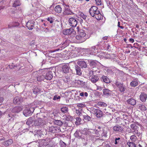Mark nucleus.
Wrapping results in <instances>:
<instances>
[{
    "instance_id": "obj_28",
    "label": "nucleus",
    "mask_w": 147,
    "mask_h": 147,
    "mask_svg": "<svg viewBox=\"0 0 147 147\" xmlns=\"http://www.w3.org/2000/svg\"><path fill=\"white\" fill-rule=\"evenodd\" d=\"M75 69L77 75L80 76L82 74V72L80 68L78 65L75 66Z\"/></svg>"
},
{
    "instance_id": "obj_7",
    "label": "nucleus",
    "mask_w": 147,
    "mask_h": 147,
    "mask_svg": "<svg viewBox=\"0 0 147 147\" xmlns=\"http://www.w3.org/2000/svg\"><path fill=\"white\" fill-rule=\"evenodd\" d=\"M34 110V107H30L24 110L23 114L26 117L31 115L33 112Z\"/></svg>"
},
{
    "instance_id": "obj_1",
    "label": "nucleus",
    "mask_w": 147,
    "mask_h": 147,
    "mask_svg": "<svg viewBox=\"0 0 147 147\" xmlns=\"http://www.w3.org/2000/svg\"><path fill=\"white\" fill-rule=\"evenodd\" d=\"M90 15L92 17H95L97 20H99L102 18V16L100 11L98 10L97 7L93 6L89 10Z\"/></svg>"
},
{
    "instance_id": "obj_6",
    "label": "nucleus",
    "mask_w": 147,
    "mask_h": 147,
    "mask_svg": "<svg viewBox=\"0 0 147 147\" xmlns=\"http://www.w3.org/2000/svg\"><path fill=\"white\" fill-rule=\"evenodd\" d=\"M24 94L22 93L21 95V97L16 96L14 97L13 99L14 103L16 104H20L24 100V98L22 96Z\"/></svg>"
},
{
    "instance_id": "obj_56",
    "label": "nucleus",
    "mask_w": 147,
    "mask_h": 147,
    "mask_svg": "<svg viewBox=\"0 0 147 147\" xmlns=\"http://www.w3.org/2000/svg\"><path fill=\"white\" fill-rule=\"evenodd\" d=\"M7 87L5 86L3 88H2L0 89V91H3V92H4L5 91H7Z\"/></svg>"
},
{
    "instance_id": "obj_33",
    "label": "nucleus",
    "mask_w": 147,
    "mask_h": 147,
    "mask_svg": "<svg viewBox=\"0 0 147 147\" xmlns=\"http://www.w3.org/2000/svg\"><path fill=\"white\" fill-rule=\"evenodd\" d=\"M54 123L59 126H61L63 125V122L61 120H55L54 121Z\"/></svg>"
},
{
    "instance_id": "obj_63",
    "label": "nucleus",
    "mask_w": 147,
    "mask_h": 147,
    "mask_svg": "<svg viewBox=\"0 0 147 147\" xmlns=\"http://www.w3.org/2000/svg\"><path fill=\"white\" fill-rule=\"evenodd\" d=\"M109 91H110L108 89H104L103 90V92H109Z\"/></svg>"
},
{
    "instance_id": "obj_46",
    "label": "nucleus",
    "mask_w": 147,
    "mask_h": 147,
    "mask_svg": "<svg viewBox=\"0 0 147 147\" xmlns=\"http://www.w3.org/2000/svg\"><path fill=\"white\" fill-rule=\"evenodd\" d=\"M46 19L51 24H52L53 22V18L51 17H48Z\"/></svg>"
},
{
    "instance_id": "obj_22",
    "label": "nucleus",
    "mask_w": 147,
    "mask_h": 147,
    "mask_svg": "<svg viewBox=\"0 0 147 147\" xmlns=\"http://www.w3.org/2000/svg\"><path fill=\"white\" fill-rule=\"evenodd\" d=\"M69 65H63L62 67L63 71L65 73H67L69 72Z\"/></svg>"
},
{
    "instance_id": "obj_23",
    "label": "nucleus",
    "mask_w": 147,
    "mask_h": 147,
    "mask_svg": "<svg viewBox=\"0 0 147 147\" xmlns=\"http://www.w3.org/2000/svg\"><path fill=\"white\" fill-rule=\"evenodd\" d=\"M78 64L82 68H86L87 67V65L84 61H79L78 62Z\"/></svg>"
},
{
    "instance_id": "obj_62",
    "label": "nucleus",
    "mask_w": 147,
    "mask_h": 147,
    "mask_svg": "<svg viewBox=\"0 0 147 147\" xmlns=\"http://www.w3.org/2000/svg\"><path fill=\"white\" fill-rule=\"evenodd\" d=\"M52 145L51 144V143L45 146V147H52Z\"/></svg>"
},
{
    "instance_id": "obj_48",
    "label": "nucleus",
    "mask_w": 147,
    "mask_h": 147,
    "mask_svg": "<svg viewBox=\"0 0 147 147\" xmlns=\"http://www.w3.org/2000/svg\"><path fill=\"white\" fill-rule=\"evenodd\" d=\"M96 4L97 5H101L102 4L101 0H95Z\"/></svg>"
},
{
    "instance_id": "obj_39",
    "label": "nucleus",
    "mask_w": 147,
    "mask_h": 147,
    "mask_svg": "<svg viewBox=\"0 0 147 147\" xmlns=\"http://www.w3.org/2000/svg\"><path fill=\"white\" fill-rule=\"evenodd\" d=\"M136 104V101L133 98L129 99V104L132 105H134Z\"/></svg>"
},
{
    "instance_id": "obj_52",
    "label": "nucleus",
    "mask_w": 147,
    "mask_h": 147,
    "mask_svg": "<svg viewBox=\"0 0 147 147\" xmlns=\"http://www.w3.org/2000/svg\"><path fill=\"white\" fill-rule=\"evenodd\" d=\"M68 29L64 30L63 32V33L65 35H68Z\"/></svg>"
},
{
    "instance_id": "obj_35",
    "label": "nucleus",
    "mask_w": 147,
    "mask_h": 147,
    "mask_svg": "<svg viewBox=\"0 0 147 147\" xmlns=\"http://www.w3.org/2000/svg\"><path fill=\"white\" fill-rule=\"evenodd\" d=\"M123 118L124 120L123 121V125L125 126V127H127V126H128V125H129V119H126L125 117H124Z\"/></svg>"
},
{
    "instance_id": "obj_64",
    "label": "nucleus",
    "mask_w": 147,
    "mask_h": 147,
    "mask_svg": "<svg viewBox=\"0 0 147 147\" xmlns=\"http://www.w3.org/2000/svg\"><path fill=\"white\" fill-rule=\"evenodd\" d=\"M80 95L82 97L84 96V92H80Z\"/></svg>"
},
{
    "instance_id": "obj_17",
    "label": "nucleus",
    "mask_w": 147,
    "mask_h": 147,
    "mask_svg": "<svg viewBox=\"0 0 147 147\" xmlns=\"http://www.w3.org/2000/svg\"><path fill=\"white\" fill-rule=\"evenodd\" d=\"M113 129L114 131L115 132H121L123 130V128L121 126L118 125H117L114 126Z\"/></svg>"
},
{
    "instance_id": "obj_38",
    "label": "nucleus",
    "mask_w": 147,
    "mask_h": 147,
    "mask_svg": "<svg viewBox=\"0 0 147 147\" xmlns=\"http://www.w3.org/2000/svg\"><path fill=\"white\" fill-rule=\"evenodd\" d=\"M97 105L100 107H106L107 106V105L106 103L101 102H98L97 103Z\"/></svg>"
},
{
    "instance_id": "obj_51",
    "label": "nucleus",
    "mask_w": 147,
    "mask_h": 147,
    "mask_svg": "<svg viewBox=\"0 0 147 147\" xmlns=\"http://www.w3.org/2000/svg\"><path fill=\"white\" fill-rule=\"evenodd\" d=\"M60 145L61 147H65V144L61 140L60 141Z\"/></svg>"
},
{
    "instance_id": "obj_4",
    "label": "nucleus",
    "mask_w": 147,
    "mask_h": 147,
    "mask_svg": "<svg viewBox=\"0 0 147 147\" xmlns=\"http://www.w3.org/2000/svg\"><path fill=\"white\" fill-rule=\"evenodd\" d=\"M91 112L95 115L97 118L99 119L102 118L105 115L102 111L99 109L93 108L91 109Z\"/></svg>"
},
{
    "instance_id": "obj_40",
    "label": "nucleus",
    "mask_w": 147,
    "mask_h": 147,
    "mask_svg": "<svg viewBox=\"0 0 147 147\" xmlns=\"http://www.w3.org/2000/svg\"><path fill=\"white\" fill-rule=\"evenodd\" d=\"M51 139L50 138H47L44 139L45 142V144L46 145L50 144L51 142Z\"/></svg>"
},
{
    "instance_id": "obj_19",
    "label": "nucleus",
    "mask_w": 147,
    "mask_h": 147,
    "mask_svg": "<svg viewBox=\"0 0 147 147\" xmlns=\"http://www.w3.org/2000/svg\"><path fill=\"white\" fill-rule=\"evenodd\" d=\"M8 114L7 118H9V120L13 121L14 119V116L15 115V113L11 112H11H9V113H7Z\"/></svg>"
},
{
    "instance_id": "obj_18",
    "label": "nucleus",
    "mask_w": 147,
    "mask_h": 147,
    "mask_svg": "<svg viewBox=\"0 0 147 147\" xmlns=\"http://www.w3.org/2000/svg\"><path fill=\"white\" fill-rule=\"evenodd\" d=\"M34 24L33 22L31 21H28L26 24V26L29 30H32L33 28Z\"/></svg>"
},
{
    "instance_id": "obj_3",
    "label": "nucleus",
    "mask_w": 147,
    "mask_h": 147,
    "mask_svg": "<svg viewBox=\"0 0 147 147\" xmlns=\"http://www.w3.org/2000/svg\"><path fill=\"white\" fill-rule=\"evenodd\" d=\"M98 129H96V128L95 129H87V128H84V131H85V133H83L84 134H86L89 135H91L92 134H94V136L96 137L99 136L100 135V132L101 129L100 127H98Z\"/></svg>"
},
{
    "instance_id": "obj_31",
    "label": "nucleus",
    "mask_w": 147,
    "mask_h": 147,
    "mask_svg": "<svg viewBox=\"0 0 147 147\" xmlns=\"http://www.w3.org/2000/svg\"><path fill=\"white\" fill-rule=\"evenodd\" d=\"M68 35L72 34V35H75L76 34V32L74 29L72 28H70L68 29Z\"/></svg>"
},
{
    "instance_id": "obj_42",
    "label": "nucleus",
    "mask_w": 147,
    "mask_h": 147,
    "mask_svg": "<svg viewBox=\"0 0 147 147\" xmlns=\"http://www.w3.org/2000/svg\"><path fill=\"white\" fill-rule=\"evenodd\" d=\"M39 144L41 146H45L46 145L45 144V140H44V139H42L39 142Z\"/></svg>"
},
{
    "instance_id": "obj_9",
    "label": "nucleus",
    "mask_w": 147,
    "mask_h": 147,
    "mask_svg": "<svg viewBox=\"0 0 147 147\" xmlns=\"http://www.w3.org/2000/svg\"><path fill=\"white\" fill-rule=\"evenodd\" d=\"M63 14V15L65 16L68 15H72L74 13L70 9L69 7H66L64 8Z\"/></svg>"
},
{
    "instance_id": "obj_14",
    "label": "nucleus",
    "mask_w": 147,
    "mask_h": 147,
    "mask_svg": "<svg viewBox=\"0 0 147 147\" xmlns=\"http://www.w3.org/2000/svg\"><path fill=\"white\" fill-rule=\"evenodd\" d=\"M60 131L59 129L57 127L52 126L49 128V131L53 133H57L59 132Z\"/></svg>"
},
{
    "instance_id": "obj_36",
    "label": "nucleus",
    "mask_w": 147,
    "mask_h": 147,
    "mask_svg": "<svg viewBox=\"0 0 147 147\" xmlns=\"http://www.w3.org/2000/svg\"><path fill=\"white\" fill-rule=\"evenodd\" d=\"M78 15L81 17L83 19L85 20L87 18V16L81 12H79L78 13Z\"/></svg>"
},
{
    "instance_id": "obj_16",
    "label": "nucleus",
    "mask_w": 147,
    "mask_h": 147,
    "mask_svg": "<svg viewBox=\"0 0 147 147\" xmlns=\"http://www.w3.org/2000/svg\"><path fill=\"white\" fill-rule=\"evenodd\" d=\"M44 72L42 71L41 73L40 74L39 76L37 77L38 81L40 82L43 80L45 79Z\"/></svg>"
},
{
    "instance_id": "obj_24",
    "label": "nucleus",
    "mask_w": 147,
    "mask_h": 147,
    "mask_svg": "<svg viewBox=\"0 0 147 147\" xmlns=\"http://www.w3.org/2000/svg\"><path fill=\"white\" fill-rule=\"evenodd\" d=\"M147 97V95L144 92L142 93L140 96V99L142 102H145Z\"/></svg>"
},
{
    "instance_id": "obj_34",
    "label": "nucleus",
    "mask_w": 147,
    "mask_h": 147,
    "mask_svg": "<svg viewBox=\"0 0 147 147\" xmlns=\"http://www.w3.org/2000/svg\"><path fill=\"white\" fill-rule=\"evenodd\" d=\"M68 108L66 107H63L61 109V112L64 114L67 113L68 112Z\"/></svg>"
},
{
    "instance_id": "obj_43",
    "label": "nucleus",
    "mask_w": 147,
    "mask_h": 147,
    "mask_svg": "<svg viewBox=\"0 0 147 147\" xmlns=\"http://www.w3.org/2000/svg\"><path fill=\"white\" fill-rule=\"evenodd\" d=\"M102 132L101 134V136H104L105 137H106L107 136V131L105 130V129H103Z\"/></svg>"
},
{
    "instance_id": "obj_20",
    "label": "nucleus",
    "mask_w": 147,
    "mask_h": 147,
    "mask_svg": "<svg viewBox=\"0 0 147 147\" xmlns=\"http://www.w3.org/2000/svg\"><path fill=\"white\" fill-rule=\"evenodd\" d=\"M13 142V141L12 140L9 139L3 142H2V144L5 146H7L11 144Z\"/></svg>"
},
{
    "instance_id": "obj_8",
    "label": "nucleus",
    "mask_w": 147,
    "mask_h": 147,
    "mask_svg": "<svg viewBox=\"0 0 147 147\" xmlns=\"http://www.w3.org/2000/svg\"><path fill=\"white\" fill-rule=\"evenodd\" d=\"M34 126H37L38 128L44 125L42 119L40 118L36 119L34 121Z\"/></svg>"
},
{
    "instance_id": "obj_37",
    "label": "nucleus",
    "mask_w": 147,
    "mask_h": 147,
    "mask_svg": "<svg viewBox=\"0 0 147 147\" xmlns=\"http://www.w3.org/2000/svg\"><path fill=\"white\" fill-rule=\"evenodd\" d=\"M138 106V107L140 109L142 110L145 111L146 109V107L143 105L141 104H139Z\"/></svg>"
},
{
    "instance_id": "obj_29",
    "label": "nucleus",
    "mask_w": 147,
    "mask_h": 147,
    "mask_svg": "<svg viewBox=\"0 0 147 147\" xmlns=\"http://www.w3.org/2000/svg\"><path fill=\"white\" fill-rule=\"evenodd\" d=\"M99 79V78L97 76L93 75L92 77L91 80L92 82L95 83Z\"/></svg>"
},
{
    "instance_id": "obj_11",
    "label": "nucleus",
    "mask_w": 147,
    "mask_h": 147,
    "mask_svg": "<svg viewBox=\"0 0 147 147\" xmlns=\"http://www.w3.org/2000/svg\"><path fill=\"white\" fill-rule=\"evenodd\" d=\"M69 21L70 26L73 27L76 26L77 24V21L75 19L73 18H70Z\"/></svg>"
},
{
    "instance_id": "obj_25",
    "label": "nucleus",
    "mask_w": 147,
    "mask_h": 147,
    "mask_svg": "<svg viewBox=\"0 0 147 147\" xmlns=\"http://www.w3.org/2000/svg\"><path fill=\"white\" fill-rule=\"evenodd\" d=\"M131 129H132V131L137 132V130H138V126L135 123H133L130 125Z\"/></svg>"
},
{
    "instance_id": "obj_47",
    "label": "nucleus",
    "mask_w": 147,
    "mask_h": 147,
    "mask_svg": "<svg viewBox=\"0 0 147 147\" xmlns=\"http://www.w3.org/2000/svg\"><path fill=\"white\" fill-rule=\"evenodd\" d=\"M130 139L132 142H135L136 140V137L135 136L133 135L130 136Z\"/></svg>"
},
{
    "instance_id": "obj_41",
    "label": "nucleus",
    "mask_w": 147,
    "mask_h": 147,
    "mask_svg": "<svg viewBox=\"0 0 147 147\" xmlns=\"http://www.w3.org/2000/svg\"><path fill=\"white\" fill-rule=\"evenodd\" d=\"M96 61H92L90 62V66L94 67L96 65Z\"/></svg>"
},
{
    "instance_id": "obj_44",
    "label": "nucleus",
    "mask_w": 147,
    "mask_h": 147,
    "mask_svg": "<svg viewBox=\"0 0 147 147\" xmlns=\"http://www.w3.org/2000/svg\"><path fill=\"white\" fill-rule=\"evenodd\" d=\"M111 95V94L109 92H103L102 96L105 97L107 98Z\"/></svg>"
},
{
    "instance_id": "obj_5",
    "label": "nucleus",
    "mask_w": 147,
    "mask_h": 147,
    "mask_svg": "<svg viewBox=\"0 0 147 147\" xmlns=\"http://www.w3.org/2000/svg\"><path fill=\"white\" fill-rule=\"evenodd\" d=\"M83 133H85V131H84V129L83 131V130L76 131L74 135L76 137L78 138H85V136H83L82 134L84 135L85 136H87L86 134H84Z\"/></svg>"
},
{
    "instance_id": "obj_45",
    "label": "nucleus",
    "mask_w": 147,
    "mask_h": 147,
    "mask_svg": "<svg viewBox=\"0 0 147 147\" xmlns=\"http://www.w3.org/2000/svg\"><path fill=\"white\" fill-rule=\"evenodd\" d=\"M69 120V118H66V120L65 121L63 122V124L65 126H69L68 125V123L69 121H68Z\"/></svg>"
},
{
    "instance_id": "obj_10",
    "label": "nucleus",
    "mask_w": 147,
    "mask_h": 147,
    "mask_svg": "<svg viewBox=\"0 0 147 147\" xmlns=\"http://www.w3.org/2000/svg\"><path fill=\"white\" fill-rule=\"evenodd\" d=\"M44 72V74H45V79L47 80H50L53 78V74L51 71H43Z\"/></svg>"
},
{
    "instance_id": "obj_30",
    "label": "nucleus",
    "mask_w": 147,
    "mask_h": 147,
    "mask_svg": "<svg viewBox=\"0 0 147 147\" xmlns=\"http://www.w3.org/2000/svg\"><path fill=\"white\" fill-rule=\"evenodd\" d=\"M138 84V82L137 80L135 79L134 80L132 81L130 83V85L131 86L135 87L137 86Z\"/></svg>"
},
{
    "instance_id": "obj_61",
    "label": "nucleus",
    "mask_w": 147,
    "mask_h": 147,
    "mask_svg": "<svg viewBox=\"0 0 147 147\" xmlns=\"http://www.w3.org/2000/svg\"><path fill=\"white\" fill-rule=\"evenodd\" d=\"M3 97H0V105L3 100Z\"/></svg>"
},
{
    "instance_id": "obj_21",
    "label": "nucleus",
    "mask_w": 147,
    "mask_h": 147,
    "mask_svg": "<svg viewBox=\"0 0 147 147\" xmlns=\"http://www.w3.org/2000/svg\"><path fill=\"white\" fill-rule=\"evenodd\" d=\"M54 10L55 12L58 13H59L61 12L62 8L60 5H58L55 6Z\"/></svg>"
},
{
    "instance_id": "obj_57",
    "label": "nucleus",
    "mask_w": 147,
    "mask_h": 147,
    "mask_svg": "<svg viewBox=\"0 0 147 147\" xmlns=\"http://www.w3.org/2000/svg\"><path fill=\"white\" fill-rule=\"evenodd\" d=\"M60 98V97L59 96H58L57 95H55L54 96L53 100H56L59 99Z\"/></svg>"
},
{
    "instance_id": "obj_55",
    "label": "nucleus",
    "mask_w": 147,
    "mask_h": 147,
    "mask_svg": "<svg viewBox=\"0 0 147 147\" xmlns=\"http://www.w3.org/2000/svg\"><path fill=\"white\" fill-rule=\"evenodd\" d=\"M63 5V6L64 8H66V7H69V6L66 4L63 1L62 3Z\"/></svg>"
},
{
    "instance_id": "obj_50",
    "label": "nucleus",
    "mask_w": 147,
    "mask_h": 147,
    "mask_svg": "<svg viewBox=\"0 0 147 147\" xmlns=\"http://www.w3.org/2000/svg\"><path fill=\"white\" fill-rule=\"evenodd\" d=\"M120 138H116L115 139V144H117L119 143H120Z\"/></svg>"
},
{
    "instance_id": "obj_12",
    "label": "nucleus",
    "mask_w": 147,
    "mask_h": 147,
    "mask_svg": "<svg viewBox=\"0 0 147 147\" xmlns=\"http://www.w3.org/2000/svg\"><path fill=\"white\" fill-rule=\"evenodd\" d=\"M115 84L119 88V90L121 92H124L125 91V89L122 84L119 82L116 81L115 82Z\"/></svg>"
},
{
    "instance_id": "obj_49",
    "label": "nucleus",
    "mask_w": 147,
    "mask_h": 147,
    "mask_svg": "<svg viewBox=\"0 0 147 147\" xmlns=\"http://www.w3.org/2000/svg\"><path fill=\"white\" fill-rule=\"evenodd\" d=\"M2 109H0V118L1 117L2 115H5L6 113H7L6 111H2Z\"/></svg>"
},
{
    "instance_id": "obj_32",
    "label": "nucleus",
    "mask_w": 147,
    "mask_h": 147,
    "mask_svg": "<svg viewBox=\"0 0 147 147\" xmlns=\"http://www.w3.org/2000/svg\"><path fill=\"white\" fill-rule=\"evenodd\" d=\"M21 5L20 1L19 0H16L13 4V7H16L20 6Z\"/></svg>"
},
{
    "instance_id": "obj_58",
    "label": "nucleus",
    "mask_w": 147,
    "mask_h": 147,
    "mask_svg": "<svg viewBox=\"0 0 147 147\" xmlns=\"http://www.w3.org/2000/svg\"><path fill=\"white\" fill-rule=\"evenodd\" d=\"M76 123H80V122L81 121V119L79 117H76Z\"/></svg>"
},
{
    "instance_id": "obj_13",
    "label": "nucleus",
    "mask_w": 147,
    "mask_h": 147,
    "mask_svg": "<svg viewBox=\"0 0 147 147\" xmlns=\"http://www.w3.org/2000/svg\"><path fill=\"white\" fill-rule=\"evenodd\" d=\"M23 109V107L22 106L16 107L13 108L11 111V112L14 113H18Z\"/></svg>"
},
{
    "instance_id": "obj_60",
    "label": "nucleus",
    "mask_w": 147,
    "mask_h": 147,
    "mask_svg": "<svg viewBox=\"0 0 147 147\" xmlns=\"http://www.w3.org/2000/svg\"><path fill=\"white\" fill-rule=\"evenodd\" d=\"M102 89V88L100 86H97V90H99V91H101Z\"/></svg>"
},
{
    "instance_id": "obj_26",
    "label": "nucleus",
    "mask_w": 147,
    "mask_h": 147,
    "mask_svg": "<svg viewBox=\"0 0 147 147\" xmlns=\"http://www.w3.org/2000/svg\"><path fill=\"white\" fill-rule=\"evenodd\" d=\"M100 79L102 81H103L106 83H110V80L107 76H103L100 78Z\"/></svg>"
},
{
    "instance_id": "obj_2",
    "label": "nucleus",
    "mask_w": 147,
    "mask_h": 147,
    "mask_svg": "<svg viewBox=\"0 0 147 147\" xmlns=\"http://www.w3.org/2000/svg\"><path fill=\"white\" fill-rule=\"evenodd\" d=\"M86 34L82 30L78 31V34L76 36L77 42L78 43H81L84 42L87 39Z\"/></svg>"
},
{
    "instance_id": "obj_53",
    "label": "nucleus",
    "mask_w": 147,
    "mask_h": 147,
    "mask_svg": "<svg viewBox=\"0 0 147 147\" xmlns=\"http://www.w3.org/2000/svg\"><path fill=\"white\" fill-rule=\"evenodd\" d=\"M129 147H136V146L135 144L129 142Z\"/></svg>"
},
{
    "instance_id": "obj_15",
    "label": "nucleus",
    "mask_w": 147,
    "mask_h": 147,
    "mask_svg": "<svg viewBox=\"0 0 147 147\" xmlns=\"http://www.w3.org/2000/svg\"><path fill=\"white\" fill-rule=\"evenodd\" d=\"M79 115L80 116L83 117V119L85 120V121H91L92 119L91 117L87 114L85 113V115H83L82 114L80 113Z\"/></svg>"
},
{
    "instance_id": "obj_54",
    "label": "nucleus",
    "mask_w": 147,
    "mask_h": 147,
    "mask_svg": "<svg viewBox=\"0 0 147 147\" xmlns=\"http://www.w3.org/2000/svg\"><path fill=\"white\" fill-rule=\"evenodd\" d=\"M68 41L67 40H66L65 41L63 42L62 44V45H63V47L64 48L65 47H66L69 45V43L67 42Z\"/></svg>"
},
{
    "instance_id": "obj_27",
    "label": "nucleus",
    "mask_w": 147,
    "mask_h": 147,
    "mask_svg": "<svg viewBox=\"0 0 147 147\" xmlns=\"http://www.w3.org/2000/svg\"><path fill=\"white\" fill-rule=\"evenodd\" d=\"M34 118L33 117H29L27 120L26 124L28 125H30L32 123L34 120Z\"/></svg>"
},
{
    "instance_id": "obj_59",
    "label": "nucleus",
    "mask_w": 147,
    "mask_h": 147,
    "mask_svg": "<svg viewBox=\"0 0 147 147\" xmlns=\"http://www.w3.org/2000/svg\"><path fill=\"white\" fill-rule=\"evenodd\" d=\"M75 84H81V81L79 80H75Z\"/></svg>"
}]
</instances>
